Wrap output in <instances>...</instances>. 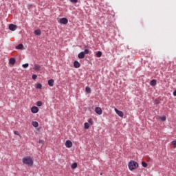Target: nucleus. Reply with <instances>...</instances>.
Segmentation results:
<instances>
[{
  "mask_svg": "<svg viewBox=\"0 0 176 176\" xmlns=\"http://www.w3.org/2000/svg\"><path fill=\"white\" fill-rule=\"evenodd\" d=\"M22 162L23 164H26V166H28L29 167L34 166V160H32V158L30 156L23 157Z\"/></svg>",
  "mask_w": 176,
  "mask_h": 176,
  "instance_id": "obj_1",
  "label": "nucleus"
},
{
  "mask_svg": "<svg viewBox=\"0 0 176 176\" xmlns=\"http://www.w3.org/2000/svg\"><path fill=\"white\" fill-rule=\"evenodd\" d=\"M128 167L131 171L138 168V163L135 161H130L128 164Z\"/></svg>",
  "mask_w": 176,
  "mask_h": 176,
  "instance_id": "obj_2",
  "label": "nucleus"
},
{
  "mask_svg": "<svg viewBox=\"0 0 176 176\" xmlns=\"http://www.w3.org/2000/svg\"><path fill=\"white\" fill-rule=\"evenodd\" d=\"M60 24H68V19L67 18H61L59 20Z\"/></svg>",
  "mask_w": 176,
  "mask_h": 176,
  "instance_id": "obj_3",
  "label": "nucleus"
},
{
  "mask_svg": "<svg viewBox=\"0 0 176 176\" xmlns=\"http://www.w3.org/2000/svg\"><path fill=\"white\" fill-rule=\"evenodd\" d=\"M115 112L117 113V115H118V116H120V118H123L124 116V113L123 111H119L118 109L115 108Z\"/></svg>",
  "mask_w": 176,
  "mask_h": 176,
  "instance_id": "obj_4",
  "label": "nucleus"
},
{
  "mask_svg": "<svg viewBox=\"0 0 176 176\" xmlns=\"http://www.w3.org/2000/svg\"><path fill=\"white\" fill-rule=\"evenodd\" d=\"M9 30H10V31H16V30H17V25L14 24H10Z\"/></svg>",
  "mask_w": 176,
  "mask_h": 176,
  "instance_id": "obj_5",
  "label": "nucleus"
},
{
  "mask_svg": "<svg viewBox=\"0 0 176 176\" xmlns=\"http://www.w3.org/2000/svg\"><path fill=\"white\" fill-rule=\"evenodd\" d=\"M95 112L98 115H102V109H101L100 107H96L95 108Z\"/></svg>",
  "mask_w": 176,
  "mask_h": 176,
  "instance_id": "obj_6",
  "label": "nucleus"
},
{
  "mask_svg": "<svg viewBox=\"0 0 176 176\" xmlns=\"http://www.w3.org/2000/svg\"><path fill=\"white\" fill-rule=\"evenodd\" d=\"M32 113H38L39 112V109L37 107H32L31 109Z\"/></svg>",
  "mask_w": 176,
  "mask_h": 176,
  "instance_id": "obj_7",
  "label": "nucleus"
},
{
  "mask_svg": "<svg viewBox=\"0 0 176 176\" xmlns=\"http://www.w3.org/2000/svg\"><path fill=\"white\" fill-rule=\"evenodd\" d=\"M65 146H66V148H72V142H71V140H67L65 142Z\"/></svg>",
  "mask_w": 176,
  "mask_h": 176,
  "instance_id": "obj_8",
  "label": "nucleus"
},
{
  "mask_svg": "<svg viewBox=\"0 0 176 176\" xmlns=\"http://www.w3.org/2000/svg\"><path fill=\"white\" fill-rule=\"evenodd\" d=\"M33 69H34V71H36V72L41 71V66H40L39 65H38V64H34V67H33Z\"/></svg>",
  "mask_w": 176,
  "mask_h": 176,
  "instance_id": "obj_9",
  "label": "nucleus"
},
{
  "mask_svg": "<svg viewBox=\"0 0 176 176\" xmlns=\"http://www.w3.org/2000/svg\"><path fill=\"white\" fill-rule=\"evenodd\" d=\"M15 49H17L18 50H23L24 49V45L23 44H19L15 47Z\"/></svg>",
  "mask_w": 176,
  "mask_h": 176,
  "instance_id": "obj_10",
  "label": "nucleus"
},
{
  "mask_svg": "<svg viewBox=\"0 0 176 176\" xmlns=\"http://www.w3.org/2000/svg\"><path fill=\"white\" fill-rule=\"evenodd\" d=\"M48 85L50 87H53V86H54V80H53V79L49 80Z\"/></svg>",
  "mask_w": 176,
  "mask_h": 176,
  "instance_id": "obj_11",
  "label": "nucleus"
},
{
  "mask_svg": "<svg viewBox=\"0 0 176 176\" xmlns=\"http://www.w3.org/2000/svg\"><path fill=\"white\" fill-rule=\"evenodd\" d=\"M9 64H10L11 65L16 64V59H14V58H10L9 60Z\"/></svg>",
  "mask_w": 176,
  "mask_h": 176,
  "instance_id": "obj_12",
  "label": "nucleus"
},
{
  "mask_svg": "<svg viewBox=\"0 0 176 176\" xmlns=\"http://www.w3.org/2000/svg\"><path fill=\"white\" fill-rule=\"evenodd\" d=\"M74 68H79L80 67V63H79L78 60H75L74 62Z\"/></svg>",
  "mask_w": 176,
  "mask_h": 176,
  "instance_id": "obj_13",
  "label": "nucleus"
},
{
  "mask_svg": "<svg viewBox=\"0 0 176 176\" xmlns=\"http://www.w3.org/2000/svg\"><path fill=\"white\" fill-rule=\"evenodd\" d=\"M85 53H83L82 52H80L78 54V58H85Z\"/></svg>",
  "mask_w": 176,
  "mask_h": 176,
  "instance_id": "obj_14",
  "label": "nucleus"
},
{
  "mask_svg": "<svg viewBox=\"0 0 176 176\" xmlns=\"http://www.w3.org/2000/svg\"><path fill=\"white\" fill-rule=\"evenodd\" d=\"M157 81L156 80H152L151 82H150V85H151V86H156V85H157Z\"/></svg>",
  "mask_w": 176,
  "mask_h": 176,
  "instance_id": "obj_15",
  "label": "nucleus"
},
{
  "mask_svg": "<svg viewBox=\"0 0 176 176\" xmlns=\"http://www.w3.org/2000/svg\"><path fill=\"white\" fill-rule=\"evenodd\" d=\"M32 125L33 127H38L39 126V124L36 121L32 122Z\"/></svg>",
  "mask_w": 176,
  "mask_h": 176,
  "instance_id": "obj_16",
  "label": "nucleus"
},
{
  "mask_svg": "<svg viewBox=\"0 0 176 176\" xmlns=\"http://www.w3.org/2000/svg\"><path fill=\"white\" fill-rule=\"evenodd\" d=\"M85 91L86 93H88V94H90V93H91V89L89 87H86Z\"/></svg>",
  "mask_w": 176,
  "mask_h": 176,
  "instance_id": "obj_17",
  "label": "nucleus"
},
{
  "mask_svg": "<svg viewBox=\"0 0 176 176\" xmlns=\"http://www.w3.org/2000/svg\"><path fill=\"white\" fill-rule=\"evenodd\" d=\"M96 56V57L100 58L101 56H102V52L101 51H98Z\"/></svg>",
  "mask_w": 176,
  "mask_h": 176,
  "instance_id": "obj_18",
  "label": "nucleus"
},
{
  "mask_svg": "<svg viewBox=\"0 0 176 176\" xmlns=\"http://www.w3.org/2000/svg\"><path fill=\"white\" fill-rule=\"evenodd\" d=\"M76 167H78V164H77L76 162L73 163V164H72V166H71V168H72V169H75V168H76Z\"/></svg>",
  "mask_w": 176,
  "mask_h": 176,
  "instance_id": "obj_19",
  "label": "nucleus"
},
{
  "mask_svg": "<svg viewBox=\"0 0 176 176\" xmlns=\"http://www.w3.org/2000/svg\"><path fill=\"white\" fill-rule=\"evenodd\" d=\"M34 34H35V35H38V36L41 35V30H34Z\"/></svg>",
  "mask_w": 176,
  "mask_h": 176,
  "instance_id": "obj_20",
  "label": "nucleus"
},
{
  "mask_svg": "<svg viewBox=\"0 0 176 176\" xmlns=\"http://www.w3.org/2000/svg\"><path fill=\"white\" fill-rule=\"evenodd\" d=\"M84 126H85V129L86 130H87V129H89V127H90V125L89 124L88 122H85V123L84 124Z\"/></svg>",
  "mask_w": 176,
  "mask_h": 176,
  "instance_id": "obj_21",
  "label": "nucleus"
},
{
  "mask_svg": "<svg viewBox=\"0 0 176 176\" xmlns=\"http://www.w3.org/2000/svg\"><path fill=\"white\" fill-rule=\"evenodd\" d=\"M82 53H84V55L86 56V54H89V53H90V51L87 49H85Z\"/></svg>",
  "mask_w": 176,
  "mask_h": 176,
  "instance_id": "obj_22",
  "label": "nucleus"
},
{
  "mask_svg": "<svg viewBox=\"0 0 176 176\" xmlns=\"http://www.w3.org/2000/svg\"><path fill=\"white\" fill-rule=\"evenodd\" d=\"M36 89H42V84L38 83L36 86Z\"/></svg>",
  "mask_w": 176,
  "mask_h": 176,
  "instance_id": "obj_23",
  "label": "nucleus"
},
{
  "mask_svg": "<svg viewBox=\"0 0 176 176\" xmlns=\"http://www.w3.org/2000/svg\"><path fill=\"white\" fill-rule=\"evenodd\" d=\"M36 105H37V107H42V105H43L42 101L36 102Z\"/></svg>",
  "mask_w": 176,
  "mask_h": 176,
  "instance_id": "obj_24",
  "label": "nucleus"
},
{
  "mask_svg": "<svg viewBox=\"0 0 176 176\" xmlns=\"http://www.w3.org/2000/svg\"><path fill=\"white\" fill-rule=\"evenodd\" d=\"M142 166L146 168L148 167V164L145 162H142Z\"/></svg>",
  "mask_w": 176,
  "mask_h": 176,
  "instance_id": "obj_25",
  "label": "nucleus"
},
{
  "mask_svg": "<svg viewBox=\"0 0 176 176\" xmlns=\"http://www.w3.org/2000/svg\"><path fill=\"white\" fill-rule=\"evenodd\" d=\"M29 66H30V64L28 63H25L22 65L23 68H28Z\"/></svg>",
  "mask_w": 176,
  "mask_h": 176,
  "instance_id": "obj_26",
  "label": "nucleus"
},
{
  "mask_svg": "<svg viewBox=\"0 0 176 176\" xmlns=\"http://www.w3.org/2000/svg\"><path fill=\"white\" fill-rule=\"evenodd\" d=\"M36 78H38V76H36V74H34L32 76V79H34V80H35V79H36Z\"/></svg>",
  "mask_w": 176,
  "mask_h": 176,
  "instance_id": "obj_27",
  "label": "nucleus"
},
{
  "mask_svg": "<svg viewBox=\"0 0 176 176\" xmlns=\"http://www.w3.org/2000/svg\"><path fill=\"white\" fill-rule=\"evenodd\" d=\"M160 120H162V122H164L166 121V116H162V117H160Z\"/></svg>",
  "mask_w": 176,
  "mask_h": 176,
  "instance_id": "obj_28",
  "label": "nucleus"
},
{
  "mask_svg": "<svg viewBox=\"0 0 176 176\" xmlns=\"http://www.w3.org/2000/svg\"><path fill=\"white\" fill-rule=\"evenodd\" d=\"M88 123H90L91 125H93V119L90 118L89 120H88Z\"/></svg>",
  "mask_w": 176,
  "mask_h": 176,
  "instance_id": "obj_29",
  "label": "nucleus"
},
{
  "mask_svg": "<svg viewBox=\"0 0 176 176\" xmlns=\"http://www.w3.org/2000/svg\"><path fill=\"white\" fill-rule=\"evenodd\" d=\"M172 145H174L175 148H176V141L175 140L172 141Z\"/></svg>",
  "mask_w": 176,
  "mask_h": 176,
  "instance_id": "obj_30",
  "label": "nucleus"
},
{
  "mask_svg": "<svg viewBox=\"0 0 176 176\" xmlns=\"http://www.w3.org/2000/svg\"><path fill=\"white\" fill-rule=\"evenodd\" d=\"M14 134H15V135H19L20 136V134H19V131H15L14 132Z\"/></svg>",
  "mask_w": 176,
  "mask_h": 176,
  "instance_id": "obj_31",
  "label": "nucleus"
},
{
  "mask_svg": "<svg viewBox=\"0 0 176 176\" xmlns=\"http://www.w3.org/2000/svg\"><path fill=\"white\" fill-rule=\"evenodd\" d=\"M70 1L73 3H76V2H78V0H70Z\"/></svg>",
  "mask_w": 176,
  "mask_h": 176,
  "instance_id": "obj_32",
  "label": "nucleus"
},
{
  "mask_svg": "<svg viewBox=\"0 0 176 176\" xmlns=\"http://www.w3.org/2000/svg\"><path fill=\"white\" fill-rule=\"evenodd\" d=\"M173 96H175V97H176V90H175V91H173Z\"/></svg>",
  "mask_w": 176,
  "mask_h": 176,
  "instance_id": "obj_33",
  "label": "nucleus"
},
{
  "mask_svg": "<svg viewBox=\"0 0 176 176\" xmlns=\"http://www.w3.org/2000/svg\"><path fill=\"white\" fill-rule=\"evenodd\" d=\"M155 103H156V104H158V103H159V100H156V101H155Z\"/></svg>",
  "mask_w": 176,
  "mask_h": 176,
  "instance_id": "obj_34",
  "label": "nucleus"
}]
</instances>
